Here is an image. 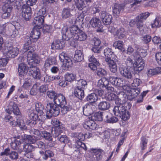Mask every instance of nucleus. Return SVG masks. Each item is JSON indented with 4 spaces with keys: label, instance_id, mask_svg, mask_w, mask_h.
I'll return each mask as SVG.
<instances>
[{
    "label": "nucleus",
    "instance_id": "f257e3e1",
    "mask_svg": "<svg viewBox=\"0 0 161 161\" xmlns=\"http://www.w3.org/2000/svg\"><path fill=\"white\" fill-rule=\"evenodd\" d=\"M149 15L148 12L142 13L138 15L135 19H132L130 22L129 25L131 27H133L135 24L137 28L139 29L141 33L143 34L146 29L145 26L143 23V20H145Z\"/></svg>",
    "mask_w": 161,
    "mask_h": 161
},
{
    "label": "nucleus",
    "instance_id": "f03ea898",
    "mask_svg": "<svg viewBox=\"0 0 161 161\" xmlns=\"http://www.w3.org/2000/svg\"><path fill=\"white\" fill-rule=\"evenodd\" d=\"M47 16L46 9L45 8H42L40 9L39 11L35 14L32 25L36 27L41 29L44 21V18Z\"/></svg>",
    "mask_w": 161,
    "mask_h": 161
},
{
    "label": "nucleus",
    "instance_id": "7ed1b4c3",
    "mask_svg": "<svg viewBox=\"0 0 161 161\" xmlns=\"http://www.w3.org/2000/svg\"><path fill=\"white\" fill-rule=\"evenodd\" d=\"M80 30L76 26H72L70 27L69 31L66 26H64L62 29L61 33L62 37L64 40H69L70 38L74 39L75 35H77Z\"/></svg>",
    "mask_w": 161,
    "mask_h": 161
},
{
    "label": "nucleus",
    "instance_id": "20e7f679",
    "mask_svg": "<svg viewBox=\"0 0 161 161\" xmlns=\"http://www.w3.org/2000/svg\"><path fill=\"white\" fill-rule=\"evenodd\" d=\"M3 51L4 55L7 58H14L19 53V49L16 47H14L11 44L8 43L4 44Z\"/></svg>",
    "mask_w": 161,
    "mask_h": 161
},
{
    "label": "nucleus",
    "instance_id": "39448f33",
    "mask_svg": "<svg viewBox=\"0 0 161 161\" xmlns=\"http://www.w3.org/2000/svg\"><path fill=\"white\" fill-rule=\"evenodd\" d=\"M46 108V116L47 119H50L52 116H57L60 113L59 105L55 103H49Z\"/></svg>",
    "mask_w": 161,
    "mask_h": 161
},
{
    "label": "nucleus",
    "instance_id": "423d86ee",
    "mask_svg": "<svg viewBox=\"0 0 161 161\" xmlns=\"http://www.w3.org/2000/svg\"><path fill=\"white\" fill-rule=\"evenodd\" d=\"M89 24L91 26L95 29H97V32H100L103 31L102 26L101 22L99 18L93 17L89 21Z\"/></svg>",
    "mask_w": 161,
    "mask_h": 161
},
{
    "label": "nucleus",
    "instance_id": "0eeeda50",
    "mask_svg": "<svg viewBox=\"0 0 161 161\" xmlns=\"http://www.w3.org/2000/svg\"><path fill=\"white\" fill-rule=\"evenodd\" d=\"M59 57L61 61L63 62V65L65 67L68 68L71 66L72 64V61L66 53L63 52L59 54Z\"/></svg>",
    "mask_w": 161,
    "mask_h": 161
},
{
    "label": "nucleus",
    "instance_id": "6e6552de",
    "mask_svg": "<svg viewBox=\"0 0 161 161\" xmlns=\"http://www.w3.org/2000/svg\"><path fill=\"white\" fill-rule=\"evenodd\" d=\"M132 68H123L120 69V72L121 75L128 79H131L132 77L133 72Z\"/></svg>",
    "mask_w": 161,
    "mask_h": 161
},
{
    "label": "nucleus",
    "instance_id": "1a4fd4ad",
    "mask_svg": "<svg viewBox=\"0 0 161 161\" xmlns=\"http://www.w3.org/2000/svg\"><path fill=\"white\" fill-rule=\"evenodd\" d=\"M32 6L26 4L22 6V16L26 21L29 20L31 18V8L30 6Z\"/></svg>",
    "mask_w": 161,
    "mask_h": 161
},
{
    "label": "nucleus",
    "instance_id": "9d476101",
    "mask_svg": "<svg viewBox=\"0 0 161 161\" xmlns=\"http://www.w3.org/2000/svg\"><path fill=\"white\" fill-rule=\"evenodd\" d=\"M100 17L103 24L104 25H108L112 22V16L105 11L101 12Z\"/></svg>",
    "mask_w": 161,
    "mask_h": 161
},
{
    "label": "nucleus",
    "instance_id": "9b49d317",
    "mask_svg": "<svg viewBox=\"0 0 161 161\" xmlns=\"http://www.w3.org/2000/svg\"><path fill=\"white\" fill-rule=\"evenodd\" d=\"M6 113L11 114L13 112L14 114L18 115L20 114L19 109L17 105L13 102H11L8 106V108L5 109Z\"/></svg>",
    "mask_w": 161,
    "mask_h": 161
},
{
    "label": "nucleus",
    "instance_id": "f8f14e48",
    "mask_svg": "<svg viewBox=\"0 0 161 161\" xmlns=\"http://www.w3.org/2000/svg\"><path fill=\"white\" fill-rule=\"evenodd\" d=\"M91 150L92 151L93 153L91 159L92 161H98L102 158L103 151L100 149L92 148Z\"/></svg>",
    "mask_w": 161,
    "mask_h": 161
},
{
    "label": "nucleus",
    "instance_id": "ddd939ff",
    "mask_svg": "<svg viewBox=\"0 0 161 161\" xmlns=\"http://www.w3.org/2000/svg\"><path fill=\"white\" fill-rule=\"evenodd\" d=\"M29 74L34 79H40L41 75L40 69L36 67H31L29 69Z\"/></svg>",
    "mask_w": 161,
    "mask_h": 161
},
{
    "label": "nucleus",
    "instance_id": "4468645a",
    "mask_svg": "<svg viewBox=\"0 0 161 161\" xmlns=\"http://www.w3.org/2000/svg\"><path fill=\"white\" fill-rule=\"evenodd\" d=\"M35 50V47H31V48L29 49L27 51H28L27 54V59L29 61L31 60V62L36 61V64L38 63V61L36 60V58L37 57V55L34 53Z\"/></svg>",
    "mask_w": 161,
    "mask_h": 161
},
{
    "label": "nucleus",
    "instance_id": "2eb2a0df",
    "mask_svg": "<svg viewBox=\"0 0 161 161\" xmlns=\"http://www.w3.org/2000/svg\"><path fill=\"white\" fill-rule=\"evenodd\" d=\"M54 103L59 106L65 105L66 101L65 97L61 94H58L55 98L54 99Z\"/></svg>",
    "mask_w": 161,
    "mask_h": 161
},
{
    "label": "nucleus",
    "instance_id": "dca6fc26",
    "mask_svg": "<svg viewBox=\"0 0 161 161\" xmlns=\"http://www.w3.org/2000/svg\"><path fill=\"white\" fill-rule=\"evenodd\" d=\"M116 60V59L114 60L105 59V61L109 66L110 70L113 73H115L117 70V66L115 63Z\"/></svg>",
    "mask_w": 161,
    "mask_h": 161
},
{
    "label": "nucleus",
    "instance_id": "f3484780",
    "mask_svg": "<svg viewBox=\"0 0 161 161\" xmlns=\"http://www.w3.org/2000/svg\"><path fill=\"white\" fill-rule=\"evenodd\" d=\"M37 28L34 27L30 33V37L32 38L33 42H35L37 41L40 37V32L39 29Z\"/></svg>",
    "mask_w": 161,
    "mask_h": 161
},
{
    "label": "nucleus",
    "instance_id": "a211bd4d",
    "mask_svg": "<svg viewBox=\"0 0 161 161\" xmlns=\"http://www.w3.org/2000/svg\"><path fill=\"white\" fill-rule=\"evenodd\" d=\"M44 115H42L40 116V114H37L32 112H31L29 115V117L30 120L33 121V124H36V121L37 120L42 121L44 120Z\"/></svg>",
    "mask_w": 161,
    "mask_h": 161
},
{
    "label": "nucleus",
    "instance_id": "6ab92c4d",
    "mask_svg": "<svg viewBox=\"0 0 161 161\" xmlns=\"http://www.w3.org/2000/svg\"><path fill=\"white\" fill-rule=\"evenodd\" d=\"M28 67L24 63H21L19 65L18 72L19 75L21 77L25 75L28 71Z\"/></svg>",
    "mask_w": 161,
    "mask_h": 161
},
{
    "label": "nucleus",
    "instance_id": "aec40b11",
    "mask_svg": "<svg viewBox=\"0 0 161 161\" xmlns=\"http://www.w3.org/2000/svg\"><path fill=\"white\" fill-rule=\"evenodd\" d=\"M109 80V82L113 85L117 87L123 86V81L122 79L111 76Z\"/></svg>",
    "mask_w": 161,
    "mask_h": 161
},
{
    "label": "nucleus",
    "instance_id": "412c9836",
    "mask_svg": "<svg viewBox=\"0 0 161 161\" xmlns=\"http://www.w3.org/2000/svg\"><path fill=\"white\" fill-rule=\"evenodd\" d=\"M93 105L91 104H86L83 108V114L86 116H88L93 113L92 108Z\"/></svg>",
    "mask_w": 161,
    "mask_h": 161
},
{
    "label": "nucleus",
    "instance_id": "4be33fe9",
    "mask_svg": "<svg viewBox=\"0 0 161 161\" xmlns=\"http://www.w3.org/2000/svg\"><path fill=\"white\" fill-rule=\"evenodd\" d=\"M125 109V107L122 104H120L115 106L113 109V111L115 115L119 116L121 115V114Z\"/></svg>",
    "mask_w": 161,
    "mask_h": 161
},
{
    "label": "nucleus",
    "instance_id": "5701e85b",
    "mask_svg": "<svg viewBox=\"0 0 161 161\" xmlns=\"http://www.w3.org/2000/svg\"><path fill=\"white\" fill-rule=\"evenodd\" d=\"M140 92L139 88H131L129 93L128 94V98L131 100L136 97Z\"/></svg>",
    "mask_w": 161,
    "mask_h": 161
},
{
    "label": "nucleus",
    "instance_id": "b1692460",
    "mask_svg": "<svg viewBox=\"0 0 161 161\" xmlns=\"http://www.w3.org/2000/svg\"><path fill=\"white\" fill-rule=\"evenodd\" d=\"M123 8V6L120 4L116 3L113 7V12L115 16H118L121 11Z\"/></svg>",
    "mask_w": 161,
    "mask_h": 161
},
{
    "label": "nucleus",
    "instance_id": "393cba45",
    "mask_svg": "<svg viewBox=\"0 0 161 161\" xmlns=\"http://www.w3.org/2000/svg\"><path fill=\"white\" fill-rule=\"evenodd\" d=\"M65 43L64 41L57 40L53 43L51 45L53 49H58L62 48L64 46Z\"/></svg>",
    "mask_w": 161,
    "mask_h": 161
},
{
    "label": "nucleus",
    "instance_id": "a878e982",
    "mask_svg": "<svg viewBox=\"0 0 161 161\" xmlns=\"http://www.w3.org/2000/svg\"><path fill=\"white\" fill-rule=\"evenodd\" d=\"M147 55V52L145 50L141 48H137L134 54V57L136 58H140V57H144Z\"/></svg>",
    "mask_w": 161,
    "mask_h": 161
},
{
    "label": "nucleus",
    "instance_id": "bb28decb",
    "mask_svg": "<svg viewBox=\"0 0 161 161\" xmlns=\"http://www.w3.org/2000/svg\"><path fill=\"white\" fill-rule=\"evenodd\" d=\"M97 126V124L92 120L87 121L84 125V128L88 130H95Z\"/></svg>",
    "mask_w": 161,
    "mask_h": 161
},
{
    "label": "nucleus",
    "instance_id": "cd10ccee",
    "mask_svg": "<svg viewBox=\"0 0 161 161\" xmlns=\"http://www.w3.org/2000/svg\"><path fill=\"white\" fill-rule=\"evenodd\" d=\"M39 153L41 155L42 158L46 160L48 158L53 157L54 155L53 152L50 150H47L45 152L40 151Z\"/></svg>",
    "mask_w": 161,
    "mask_h": 161
},
{
    "label": "nucleus",
    "instance_id": "c85d7f7f",
    "mask_svg": "<svg viewBox=\"0 0 161 161\" xmlns=\"http://www.w3.org/2000/svg\"><path fill=\"white\" fill-rule=\"evenodd\" d=\"M83 59L82 53L81 50H76L73 58V60L75 62L81 61Z\"/></svg>",
    "mask_w": 161,
    "mask_h": 161
},
{
    "label": "nucleus",
    "instance_id": "c756f323",
    "mask_svg": "<svg viewBox=\"0 0 161 161\" xmlns=\"http://www.w3.org/2000/svg\"><path fill=\"white\" fill-rule=\"evenodd\" d=\"M134 70L140 72L142 70L144 66V62L142 60H138L135 63L134 65Z\"/></svg>",
    "mask_w": 161,
    "mask_h": 161
},
{
    "label": "nucleus",
    "instance_id": "7c9ffc66",
    "mask_svg": "<svg viewBox=\"0 0 161 161\" xmlns=\"http://www.w3.org/2000/svg\"><path fill=\"white\" fill-rule=\"evenodd\" d=\"M74 94L79 99H81L84 96V90L83 89L76 87L74 89Z\"/></svg>",
    "mask_w": 161,
    "mask_h": 161
},
{
    "label": "nucleus",
    "instance_id": "2f4dec72",
    "mask_svg": "<svg viewBox=\"0 0 161 161\" xmlns=\"http://www.w3.org/2000/svg\"><path fill=\"white\" fill-rule=\"evenodd\" d=\"M87 38L86 34L83 31L80 30L77 35H75L74 39L80 41L86 40Z\"/></svg>",
    "mask_w": 161,
    "mask_h": 161
},
{
    "label": "nucleus",
    "instance_id": "473e14b6",
    "mask_svg": "<svg viewBox=\"0 0 161 161\" xmlns=\"http://www.w3.org/2000/svg\"><path fill=\"white\" fill-rule=\"evenodd\" d=\"M56 58L53 57L49 58L45 61L44 66L46 69H48L50 66L56 63Z\"/></svg>",
    "mask_w": 161,
    "mask_h": 161
},
{
    "label": "nucleus",
    "instance_id": "72a5a7b5",
    "mask_svg": "<svg viewBox=\"0 0 161 161\" xmlns=\"http://www.w3.org/2000/svg\"><path fill=\"white\" fill-rule=\"evenodd\" d=\"M109 103L106 101H103L100 102L98 105V109L101 110H105L108 109L110 108Z\"/></svg>",
    "mask_w": 161,
    "mask_h": 161
},
{
    "label": "nucleus",
    "instance_id": "f704fd0d",
    "mask_svg": "<svg viewBox=\"0 0 161 161\" xmlns=\"http://www.w3.org/2000/svg\"><path fill=\"white\" fill-rule=\"evenodd\" d=\"M109 84V81L105 77L100 79L97 83V86L100 88L106 87Z\"/></svg>",
    "mask_w": 161,
    "mask_h": 161
},
{
    "label": "nucleus",
    "instance_id": "c9c22d12",
    "mask_svg": "<svg viewBox=\"0 0 161 161\" xmlns=\"http://www.w3.org/2000/svg\"><path fill=\"white\" fill-rule=\"evenodd\" d=\"M13 3L10 2L6 0L3 7V12H11L12 9Z\"/></svg>",
    "mask_w": 161,
    "mask_h": 161
},
{
    "label": "nucleus",
    "instance_id": "e433bc0d",
    "mask_svg": "<svg viewBox=\"0 0 161 161\" xmlns=\"http://www.w3.org/2000/svg\"><path fill=\"white\" fill-rule=\"evenodd\" d=\"M113 46L115 48H117L121 51H125L124 44L122 41H118L115 42Z\"/></svg>",
    "mask_w": 161,
    "mask_h": 161
},
{
    "label": "nucleus",
    "instance_id": "4c0bfd02",
    "mask_svg": "<svg viewBox=\"0 0 161 161\" xmlns=\"http://www.w3.org/2000/svg\"><path fill=\"white\" fill-rule=\"evenodd\" d=\"M63 129L59 126L53 128L52 133L53 137H56L58 136L63 131Z\"/></svg>",
    "mask_w": 161,
    "mask_h": 161
},
{
    "label": "nucleus",
    "instance_id": "58836bf2",
    "mask_svg": "<svg viewBox=\"0 0 161 161\" xmlns=\"http://www.w3.org/2000/svg\"><path fill=\"white\" fill-rule=\"evenodd\" d=\"M151 25L152 28H157L160 27L161 26V18L158 17H156L152 22Z\"/></svg>",
    "mask_w": 161,
    "mask_h": 161
},
{
    "label": "nucleus",
    "instance_id": "ea45409f",
    "mask_svg": "<svg viewBox=\"0 0 161 161\" xmlns=\"http://www.w3.org/2000/svg\"><path fill=\"white\" fill-rule=\"evenodd\" d=\"M21 144V142L19 139H15L14 141L11 142L10 146L13 149L17 150L19 149Z\"/></svg>",
    "mask_w": 161,
    "mask_h": 161
},
{
    "label": "nucleus",
    "instance_id": "a19ab883",
    "mask_svg": "<svg viewBox=\"0 0 161 161\" xmlns=\"http://www.w3.org/2000/svg\"><path fill=\"white\" fill-rule=\"evenodd\" d=\"M35 109L36 111L40 114V116L42 115H43V110L44 108V107L42 103L39 102L36 103L35 104Z\"/></svg>",
    "mask_w": 161,
    "mask_h": 161
},
{
    "label": "nucleus",
    "instance_id": "79ce46f5",
    "mask_svg": "<svg viewBox=\"0 0 161 161\" xmlns=\"http://www.w3.org/2000/svg\"><path fill=\"white\" fill-rule=\"evenodd\" d=\"M72 15L70 13V9L68 8H64L62 12V16L63 19H66Z\"/></svg>",
    "mask_w": 161,
    "mask_h": 161
},
{
    "label": "nucleus",
    "instance_id": "37998d69",
    "mask_svg": "<svg viewBox=\"0 0 161 161\" xmlns=\"http://www.w3.org/2000/svg\"><path fill=\"white\" fill-rule=\"evenodd\" d=\"M116 38H118L119 39H122L125 36V30L124 28H121L118 29L114 35Z\"/></svg>",
    "mask_w": 161,
    "mask_h": 161
},
{
    "label": "nucleus",
    "instance_id": "c03bdc74",
    "mask_svg": "<svg viewBox=\"0 0 161 161\" xmlns=\"http://www.w3.org/2000/svg\"><path fill=\"white\" fill-rule=\"evenodd\" d=\"M161 72V67H157L153 69H150L148 71V75H152L158 74Z\"/></svg>",
    "mask_w": 161,
    "mask_h": 161
},
{
    "label": "nucleus",
    "instance_id": "a18cd8bd",
    "mask_svg": "<svg viewBox=\"0 0 161 161\" xmlns=\"http://www.w3.org/2000/svg\"><path fill=\"white\" fill-rule=\"evenodd\" d=\"M87 101L91 103H94L97 100L98 97L97 94L95 93H92L89 94L86 98Z\"/></svg>",
    "mask_w": 161,
    "mask_h": 161
},
{
    "label": "nucleus",
    "instance_id": "49530a36",
    "mask_svg": "<svg viewBox=\"0 0 161 161\" xmlns=\"http://www.w3.org/2000/svg\"><path fill=\"white\" fill-rule=\"evenodd\" d=\"M76 75L72 73H67L64 75L65 80L69 82H71L75 79Z\"/></svg>",
    "mask_w": 161,
    "mask_h": 161
},
{
    "label": "nucleus",
    "instance_id": "de8ad7c7",
    "mask_svg": "<svg viewBox=\"0 0 161 161\" xmlns=\"http://www.w3.org/2000/svg\"><path fill=\"white\" fill-rule=\"evenodd\" d=\"M76 6L78 9L82 10L86 7L83 0H74Z\"/></svg>",
    "mask_w": 161,
    "mask_h": 161
},
{
    "label": "nucleus",
    "instance_id": "09e8293b",
    "mask_svg": "<svg viewBox=\"0 0 161 161\" xmlns=\"http://www.w3.org/2000/svg\"><path fill=\"white\" fill-rule=\"evenodd\" d=\"M104 54L106 57V58H108L109 59H112V56L114 55V53L112 52L111 49L109 48H107L104 50Z\"/></svg>",
    "mask_w": 161,
    "mask_h": 161
},
{
    "label": "nucleus",
    "instance_id": "8fccbe9b",
    "mask_svg": "<svg viewBox=\"0 0 161 161\" xmlns=\"http://www.w3.org/2000/svg\"><path fill=\"white\" fill-rule=\"evenodd\" d=\"M35 147L31 144L27 143L23 146V150L25 152H31L34 150Z\"/></svg>",
    "mask_w": 161,
    "mask_h": 161
},
{
    "label": "nucleus",
    "instance_id": "3c124183",
    "mask_svg": "<svg viewBox=\"0 0 161 161\" xmlns=\"http://www.w3.org/2000/svg\"><path fill=\"white\" fill-rule=\"evenodd\" d=\"M41 136L45 139L46 140L48 141L52 140V137L51 134L46 131H42L41 133Z\"/></svg>",
    "mask_w": 161,
    "mask_h": 161
},
{
    "label": "nucleus",
    "instance_id": "603ef678",
    "mask_svg": "<svg viewBox=\"0 0 161 161\" xmlns=\"http://www.w3.org/2000/svg\"><path fill=\"white\" fill-rule=\"evenodd\" d=\"M87 85V83L85 80L80 79L77 81L76 87L83 89Z\"/></svg>",
    "mask_w": 161,
    "mask_h": 161
},
{
    "label": "nucleus",
    "instance_id": "864d4df0",
    "mask_svg": "<svg viewBox=\"0 0 161 161\" xmlns=\"http://www.w3.org/2000/svg\"><path fill=\"white\" fill-rule=\"evenodd\" d=\"M141 142L140 143L141 149L142 150L145 149L147 146V140L146 137L143 136L141 138Z\"/></svg>",
    "mask_w": 161,
    "mask_h": 161
},
{
    "label": "nucleus",
    "instance_id": "5fc2aeb1",
    "mask_svg": "<svg viewBox=\"0 0 161 161\" xmlns=\"http://www.w3.org/2000/svg\"><path fill=\"white\" fill-rule=\"evenodd\" d=\"M32 85L31 80L30 79L26 78L22 86L25 89H28Z\"/></svg>",
    "mask_w": 161,
    "mask_h": 161
},
{
    "label": "nucleus",
    "instance_id": "6e6d98bb",
    "mask_svg": "<svg viewBox=\"0 0 161 161\" xmlns=\"http://www.w3.org/2000/svg\"><path fill=\"white\" fill-rule=\"evenodd\" d=\"M94 117L95 120L102 121L103 119V112H98L95 113L94 115Z\"/></svg>",
    "mask_w": 161,
    "mask_h": 161
},
{
    "label": "nucleus",
    "instance_id": "4d7b16f0",
    "mask_svg": "<svg viewBox=\"0 0 161 161\" xmlns=\"http://www.w3.org/2000/svg\"><path fill=\"white\" fill-rule=\"evenodd\" d=\"M124 121H126L130 118V114L128 111H126V109L125 111L121 114V115L119 116Z\"/></svg>",
    "mask_w": 161,
    "mask_h": 161
},
{
    "label": "nucleus",
    "instance_id": "13d9d810",
    "mask_svg": "<svg viewBox=\"0 0 161 161\" xmlns=\"http://www.w3.org/2000/svg\"><path fill=\"white\" fill-rule=\"evenodd\" d=\"M58 94L53 91H49L47 92V95L48 97L51 99H53V101Z\"/></svg>",
    "mask_w": 161,
    "mask_h": 161
},
{
    "label": "nucleus",
    "instance_id": "bf43d9fd",
    "mask_svg": "<svg viewBox=\"0 0 161 161\" xmlns=\"http://www.w3.org/2000/svg\"><path fill=\"white\" fill-rule=\"evenodd\" d=\"M31 43V40L30 38H28L26 42L24 44V50L25 52H26L27 50H29L31 47H34L33 46H30V45Z\"/></svg>",
    "mask_w": 161,
    "mask_h": 161
},
{
    "label": "nucleus",
    "instance_id": "052dcab7",
    "mask_svg": "<svg viewBox=\"0 0 161 161\" xmlns=\"http://www.w3.org/2000/svg\"><path fill=\"white\" fill-rule=\"evenodd\" d=\"M65 105L60 106L61 108V112L63 114H65L71 109V107L69 105L66 106Z\"/></svg>",
    "mask_w": 161,
    "mask_h": 161
},
{
    "label": "nucleus",
    "instance_id": "680f3d73",
    "mask_svg": "<svg viewBox=\"0 0 161 161\" xmlns=\"http://www.w3.org/2000/svg\"><path fill=\"white\" fill-rule=\"evenodd\" d=\"M42 30L44 33H51L53 31V27L51 25H45L43 27Z\"/></svg>",
    "mask_w": 161,
    "mask_h": 161
},
{
    "label": "nucleus",
    "instance_id": "e2e57ef3",
    "mask_svg": "<svg viewBox=\"0 0 161 161\" xmlns=\"http://www.w3.org/2000/svg\"><path fill=\"white\" fill-rule=\"evenodd\" d=\"M77 144L79 147H78V151L80 152V150L82 149H84L85 151H86L87 149V147L86 145L85 144L82 143L81 141L78 142Z\"/></svg>",
    "mask_w": 161,
    "mask_h": 161
},
{
    "label": "nucleus",
    "instance_id": "0e129e2a",
    "mask_svg": "<svg viewBox=\"0 0 161 161\" xmlns=\"http://www.w3.org/2000/svg\"><path fill=\"white\" fill-rule=\"evenodd\" d=\"M17 126L19 127L21 129L23 130H25L26 129V127L24 123V121L23 120L21 119L19 120L18 119Z\"/></svg>",
    "mask_w": 161,
    "mask_h": 161
},
{
    "label": "nucleus",
    "instance_id": "69168bd1",
    "mask_svg": "<svg viewBox=\"0 0 161 161\" xmlns=\"http://www.w3.org/2000/svg\"><path fill=\"white\" fill-rule=\"evenodd\" d=\"M9 156L12 159L16 160L18 158V154L15 151H11L9 153Z\"/></svg>",
    "mask_w": 161,
    "mask_h": 161
},
{
    "label": "nucleus",
    "instance_id": "338daca9",
    "mask_svg": "<svg viewBox=\"0 0 161 161\" xmlns=\"http://www.w3.org/2000/svg\"><path fill=\"white\" fill-rule=\"evenodd\" d=\"M117 97V96L114 93L111 92L108 94L107 98L109 101H114Z\"/></svg>",
    "mask_w": 161,
    "mask_h": 161
},
{
    "label": "nucleus",
    "instance_id": "774afa93",
    "mask_svg": "<svg viewBox=\"0 0 161 161\" xmlns=\"http://www.w3.org/2000/svg\"><path fill=\"white\" fill-rule=\"evenodd\" d=\"M37 83L34 84L30 91V93L32 95H35L37 93Z\"/></svg>",
    "mask_w": 161,
    "mask_h": 161
}]
</instances>
